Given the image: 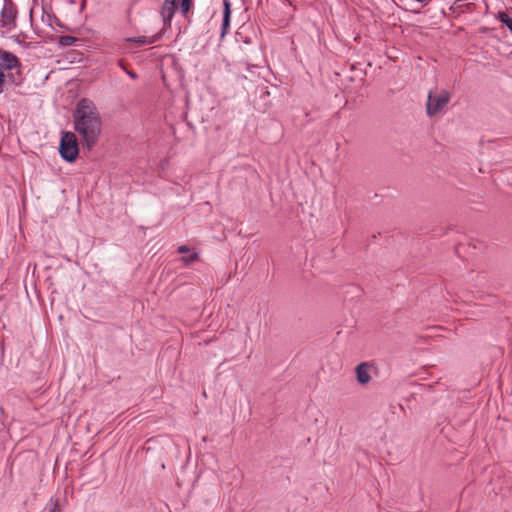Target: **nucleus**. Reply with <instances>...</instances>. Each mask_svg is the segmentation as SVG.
I'll return each mask as SVG.
<instances>
[{"instance_id":"nucleus-1","label":"nucleus","mask_w":512,"mask_h":512,"mask_svg":"<svg viewBox=\"0 0 512 512\" xmlns=\"http://www.w3.org/2000/svg\"><path fill=\"white\" fill-rule=\"evenodd\" d=\"M73 120L76 132L90 150L97 143L102 131L101 116L94 102L87 98L79 100L73 112Z\"/></svg>"},{"instance_id":"nucleus-2","label":"nucleus","mask_w":512,"mask_h":512,"mask_svg":"<svg viewBox=\"0 0 512 512\" xmlns=\"http://www.w3.org/2000/svg\"><path fill=\"white\" fill-rule=\"evenodd\" d=\"M0 66L3 72L16 69L15 72H8L6 75L13 84L20 85L23 82L21 62L15 54L0 48Z\"/></svg>"},{"instance_id":"nucleus-3","label":"nucleus","mask_w":512,"mask_h":512,"mask_svg":"<svg viewBox=\"0 0 512 512\" xmlns=\"http://www.w3.org/2000/svg\"><path fill=\"white\" fill-rule=\"evenodd\" d=\"M192 6V0H180L179 5L177 4V0H165L162 5V19L164 24L170 25L177 9H179L183 17H186Z\"/></svg>"},{"instance_id":"nucleus-4","label":"nucleus","mask_w":512,"mask_h":512,"mask_svg":"<svg viewBox=\"0 0 512 512\" xmlns=\"http://www.w3.org/2000/svg\"><path fill=\"white\" fill-rule=\"evenodd\" d=\"M59 152L61 157L68 162H73L76 160L79 153V148L77 137L73 132L63 133L60 141Z\"/></svg>"},{"instance_id":"nucleus-5","label":"nucleus","mask_w":512,"mask_h":512,"mask_svg":"<svg viewBox=\"0 0 512 512\" xmlns=\"http://www.w3.org/2000/svg\"><path fill=\"white\" fill-rule=\"evenodd\" d=\"M450 99L451 95L446 90H442L436 95H434L432 92H429L426 105L427 114L429 116L438 114L446 107Z\"/></svg>"},{"instance_id":"nucleus-6","label":"nucleus","mask_w":512,"mask_h":512,"mask_svg":"<svg viewBox=\"0 0 512 512\" xmlns=\"http://www.w3.org/2000/svg\"><path fill=\"white\" fill-rule=\"evenodd\" d=\"M17 17V9L12 2L5 3L1 11L2 26H9L15 23Z\"/></svg>"},{"instance_id":"nucleus-7","label":"nucleus","mask_w":512,"mask_h":512,"mask_svg":"<svg viewBox=\"0 0 512 512\" xmlns=\"http://www.w3.org/2000/svg\"><path fill=\"white\" fill-rule=\"evenodd\" d=\"M177 252L183 254L181 261L184 265H190L199 260V253L195 249H191L186 245L177 248Z\"/></svg>"},{"instance_id":"nucleus-8","label":"nucleus","mask_w":512,"mask_h":512,"mask_svg":"<svg viewBox=\"0 0 512 512\" xmlns=\"http://www.w3.org/2000/svg\"><path fill=\"white\" fill-rule=\"evenodd\" d=\"M373 366L367 362H363L356 367L357 380L361 384H367L371 379V370Z\"/></svg>"},{"instance_id":"nucleus-9","label":"nucleus","mask_w":512,"mask_h":512,"mask_svg":"<svg viewBox=\"0 0 512 512\" xmlns=\"http://www.w3.org/2000/svg\"><path fill=\"white\" fill-rule=\"evenodd\" d=\"M497 19L503 23L512 33V17H510L505 12H499L497 15Z\"/></svg>"},{"instance_id":"nucleus-10","label":"nucleus","mask_w":512,"mask_h":512,"mask_svg":"<svg viewBox=\"0 0 512 512\" xmlns=\"http://www.w3.org/2000/svg\"><path fill=\"white\" fill-rule=\"evenodd\" d=\"M75 42H76V38L72 37V36L65 35V36L59 37V44L62 46H65V47L71 46Z\"/></svg>"},{"instance_id":"nucleus-11","label":"nucleus","mask_w":512,"mask_h":512,"mask_svg":"<svg viewBox=\"0 0 512 512\" xmlns=\"http://www.w3.org/2000/svg\"><path fill=\"white\" fill-rule=\"evenodd\" d=\"M230 17L231 16H223V22H222V31H221V36H225L226 33H227V29L230 25Z\"/></svg>"},{"instance_id":"nucleus-12","label":"nucleus","mask_w":512,"mask_h":512,"mask_svg":"<svg viewBox=\"0 0 512 512\" xmlns=\"http://www.w3.org/2000/svg\"><path fill=\"white\" fill-rule=\"evenodd\" d=\"M129 41H133V42H136V43L141 44V45L153 43L152 39H148L145 36H141V37H138V38H135V39H129Z\"/></svg>"},{"instance_id":"nucleus-13","label":"nucleus","mask_w":512,"mask_h":512,"mask_svg":"<svg viewBox=\"0 0 512 512\" xmlns=\"http://www.w3.org/2000/svg\"><path fill=\"white\" fill-rule=\"evenodd\" d=\"M171 334V339L178 342L180 340V332L177 328L172 327L170 331H168Z\"/></svg>"},{"instance_id":"nucleus-14","label":"nucleus","mask_w":512,"mask_h":512,"mask_svg":"<svg viewBox=\"0 0 512 512\" xmlns=\"http://www.w3.org/2000/svg\"><path fill=\"white\" fill-rule=\"evenodd\" d=\"M223 4H224L223 16H231V4H230L229 0H223Z\"/></svg>"},{"instance_id":"nucleus-15","label":"nucleus","mask_w":512,"mask_h":512,"mask_svg":"<svg viewBox=\"0 0 512 512\" xmlns=\"http://www.w3.org/2000/svg\"><path fill=\"white\" fill-rule=\"evenodd\" d=\"M6 83V74L0 69V93L4 91Z\"/></svg>"},{"instance_id":"nucleus-16","label":"nucleus","mask_w":512,"mask_h":512,"mask_svg":"<svg viewBox=\"0 0 512 512\" xmlns=\"http://www.w3.org/2000/svg\"><path fill=\"white\" fill-rule=\"evenodd\" d=\"M128 75L133 78V79H136L137 78V74L132 72V71H128Z\"/></svg>"},{"instance_id":"nucleus-17","label":"nucleus","mask_w":512,"mask_h":512,"mask_svg":"<svg viewBox=\"0 0 512 512\" xmlns=\"http://www.w3.org/2000/svg\"><path fill=\"white\" fill-rule=\"evenodd\" d=\"M84 6H85V0H81L79 11L83 10Z\"/></svg>"}]
</instances>
